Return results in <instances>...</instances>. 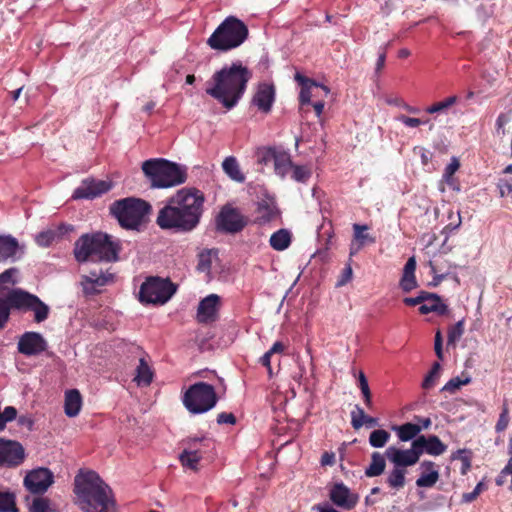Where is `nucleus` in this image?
Returning a JSON list of instances; mask_svg holds the SVG:
<instances>
[{"mask_svg": "<svg viewBox=\"0 0 512 512\" xmlns=\"http://www.w3.org/2000/svg\"><path fill=\"white\" fill-rule=\"evenodd\" d=\"M391 435L384 429H377L371 432L369 436V444L374 448H382L389 441Z\"/></svg>", "mask_w": 512, "mask_h": 512, "instance_id": "4c0bfd02", "label": "nucleus"}, {"mask_svg": "<svg viewBox=\"0 0 512 512\" xmlns=\"http://www.w3.org/2000/svg\"><path fill=\"white\" fill-rule=\"evenodd\" d=\"M48 343L42 334L34 331L23 333L18 341L17 349L25 356H36L46 351Z\"/></svg>", "mask_w": 512, "mask_h": 512, "instance_id": "4468645a", "label": "nucleus"}, {"mask_svg": "<svg viewBox=\"0 0 512 512\" xmlns=\"http://www.w3.org/2000/svg\"><path fill=\"white\" fill-rule=\"evenodd\" d=\"M17 416V410L13 406H7L3 413H1V418L3 421L4 426H6V423L9 421H12Z\"/></svg>", "mask_w": 512, "mask_h": 512, "instance_id": "69168bd1", "label": "nucleus"}, {"mask_svg": "<svg viewBox=\"0 0 512 512\" xmlns=\"http://www.w3.org/2000/svg\"><path fill=\"white\" fill-rule=\"evenodd\" d=\"M484 488V483L483 482H479L474 490L472 492H469V493H464L462 495V502L463 503H471L473 502L477 497L478 495L482 492Z\"/></svg>", "mask_w": 512, "mask_h": 512, "instance_id": "4d7b16f0", "label": "nucleus"}, {"mask_svg": "<svg viewBox=\"0 0 512 512\" xmlns=\"http://www.w3.org/2000/svg\"><path fill=\"white\" fill-rule=\"evenodd\" d=\"M142 171L152 188H170L187 180V168L163 158H153L142 163Z\"/></svg>", "mask_w": 512, "mask_h": 512, "instance_id": "39448f33", "label": "nucleus"}, {"mask_svg": "<svg viewBox=\"0 0 512 512\" xmlns=\"http://www.w3.org/2000/svg\"><path fill=\"white\" fill-rule=\"evenodd\" d=\"M276 216V208L273 204L268 201H261L257 206V222L259 224H265L270 222Z\"/></svg>", "mask_w": 512, "mask_h": 512, "instance_id": "72a5a7b5", "label": "nucleus"}, {"mask_svg": "<svg viewBox=\"0 0 512 512\" xmlns=\"http://www.w3.org/2000/svg\"><path fill=\"white\" fill-rule=\"evenodd\" d=\"M460 163L456 157H452L450 163L446 166L442 179L446 182L450 187L454 190H459V187L456 185L455 178L453 175L459 169Z\"/></svg>", "mask_w": 512, "mask_h": 512, "instance_id": "e433bc0d", "label": "nucleus"}, {"mask_svg": "<svg viewBox=\"0 0 512 512\" xmlns=\"http://www.w3.org/2000/svg\"><path fill=\"white\" fill-rule=\"evenodd\" d=\"M421 474L416 480V486L419 488L433 487L439 480L440 474L437 465L425 460L420 464Z\"/></svg>", "mask_w": 512, "mask_h": 512, "instance_id": "b1692460", "label": "nucleus"}, {"mask_svg": "<svg viewBox=\"0 0 512 512\" xmlns=\"http://www.w3.org/2000/svg\"><path fill=\"white\" fill-rule=\"evenodd\" d=\"M440 370H441L440 363L435 362L432 365L431 370L429 371V373L426 375V377L424 378V380L422 382V387L424 389H430L431 387L434 386L436 380L439 378Z\"/></svg>", "mask_w": 512, "mask_h": 512, "instance_id": "49530a36", "label": "nucleus"}, {"mask_svg": "<svg viewBox=\"0 0 512 512\" xmlns=\"http://www.w3.org/2000/svg\"><path fill=\"white\" fill-rule=\"evenodd\" d=\"M354 241L359 246H364L366 243H374L375 238L370 236L366 231L368 230L367 225L354 224Z\"/></svg>", "mask_w": 512, "mask_h": 512, "instance_id": "58836bf2", "label": "nucleus"}, {"mask_svg": "<svg viewBox=\"0 0 512 512\" xmlns=\"http://www.w3.org/2000/svg\"><path fill=\"white\" fill-rule=\"evenodd\" d=\"M120 243L103 232L82 235L74 245V256L78 262H115L118 260Z\"/></svg>", "mask_w": 512, "mask_h": 512, "instance_id": "20e7f679", "label": "nucleus"}, {"mask_svg": "<svg viewBox=\"0 0 512 512\" xmlns=\"http://www.w3.org/2000/svg\"><path fill=\"white\" fill-rule=\"evenodd\" d=\"M24 254V246L11 235L0 236V263L16 261Z\"/></svg>", "mask_w": 512, "mask_h": 512, "instance_id": "aec40b11", "label": "nucleus"}, {"mask_svg": "<svg viewBox=\"0 0 512 512\" xmlns=\"http://www.w3.org/2000/svg\"><path fill=\"white\" fill-rule=\"evenodd\" d=\"M219 296L216 294H210L200 301L197 310V320L200 323H209L216 320Z\"/></svg>", "mask_w": 512, "mask_h": 512, "instance_id": "4be33fe9", "label": "nucleus"}, {"mask_svg": "<svg viewBox=\"0 0 512 512\" xmlns=\"http://www.w3.org/2000/svg\"><path fill=\"white\" fill-rule=\"evenodd\" d=\"M419 312L423 315L435 312L439 315H444L448 312V307L446 304L442 303L440 296H438V301H425L419 307Z\"/></svg>", "mask_w": 512, "mask_h": 512, "instance_id": "c9c22d12", "label": "nucleus"}, {"mask_svg": "<svg viewBox=\"0 0 512 512\" xmlns=\"http://www.w3.org/2000/svg\"><path fill=\"white\" fill-rule=\"evenodd\" d=\"M398 121L403 123L407 127L415 128L420 126L421 124H424L421 119L419 118H412L405 115H400L398 118Z\"/></svg>", "mask_w": 512, "mask_h": 512, "instance_id": "680f3d73", "label": "nucleus"}, {"mask_svg": "<svg viewBox=\"0 0 512 512\" xmlns=\"http://www.w3.org/2000/svg\"><path fill=\"white\" fill-rule=\"evenodd\" d=\"M18 273L17 268H9L0 274V284L4 283H12L15 284L16 281L13 277Z\"/></svg>", "mask_w": 512, "mask_h": 512, "instance_id": "bf43d9fd", "label": "nucleus"}, {"mask_svg": "<svg viewBox=\"0 0 512 512\" xmlns=\"http://www.w3.org/2000/svg\"><path fill=\"white\" fill-rule=\"evenodd\" d=\"M82 407V396L77 389H71L65 393L64 412L72 418L76 417Z\"/></svg>", "mask_w": 512, "mask_h": 512, "instance_id": "393cba45", "label": "nucleus"}, {"mask_svg": "<svg viewBox=\"0 0 512 512\" xmlns=\"http://www.w3.org/2000/svg\"><path fill=\"white\" fill-rule=\"evenodd\" d=\"M275 101V87L273 84L269 83H260L258 85L257 91L253 96L252 103L257 106V108L264 112L269 113L271 111L272 105Z\"/></svg>", "mask_w": 512, "mask_h": 512, "instance_id": "412c9836", "label": "nucleus"}, {"mask_svg": "<svg viewBox=\"0 0 512 512\" xmlns=\"http://www.w3.org/2000/svg\"><path fill=\"white\" fill-rule=\"evenodd\" d=\"M414 442L418 447L420 455L426 452L429 455L439 456L447 449V446L436 435H430L428 437L421 435L414 439Z\"/></svg>", "mask_w": 512, "mask_h": 512, "instance_id": "5701e85b", "label": "nucleus"}, {"mask_svg": "<svg viewBox=\"0 0 512 512\" xmlns=\"http://www.w3.org/2000/svg\"><path fill=\"white\" fill-rule=\"evenodd\" d=\"M211 267V260L209 254L201 253L199 255V262L197 265V269L201 272L208 271Z\"/></svg>", "mask_w": 512, "mask_h": 512, "instance_id": "0e129e2a", "label": "nucleus"}, {"mask_svg": "<svg viewBox=\"0 0 512 512\" xmlns=\"http://www.w3.org/2000/svg\"><path fill=\"white\" fill-rule=\"evenodd\" d=\"M464 333V319L459 320L455 325L451 326L448 330L447 344H455Z\"/></svg>", "mask_w": 512, "mask_h": 512, "instance_id": "c03bdc74", "label": "nucleus"}, {"mask_svg": "<svg viewBox=\"0 0 512 512\" xmlns=\"http://www.w3.org/2000/svg\"><path fill=\"white\" fill-rule=\"evenodd\" d=\"M23 483L30 493L42 495L54 483V474L48 468L39 467L28 472Z\"/></svg>", "mask_w": 512, "mask_h": 512, "instance_id": "f8f14e48", "label": "nucleus"}, {"mask_svg": "<svg viewBox=\"0 0 512 512\" xmlns=\"http://www.w3.org/2000/svg\"><path fill=\"white\" fill-rule=\"evenodd\" d=\"M273 164L275 173L282 178L285 177V175L293 166L289 153L277 150L275 153Z\"/></svg>", "mask_w": 512, "mask_h": 512, "instance_id": "cd10ccee", "label": "nucleus"}, {"mask_svg": "<svg viewBox=\"0 0 512 512\" xmlns=\"http://www.w3.org/2000/svg\"><path fill=\"white\" fill-rule=\"evenodd\" d=\"M204 193L184 187L169 197L158 211L156 224L163 230L188 233L197 228L204 212Z\"/></svg>", "mask_w": 512, "mask_h": 512, "instance_id": "f257e3e1", "label": "nucleus"}, {"mask_svg": "<svg viewBox=\"0 0 512 512\" xmlns=\"http://www.w3.org/2000/svg\"><path fill=\"white\" fill-rule=\"evenodd\" d=\"M400 287L404 292H410L417 287L415 275L403 274L400 280Z\"/></svg>", "mask_w": 512, "mask_h": 512, "instance_id": "864d4df0", "label": "nucleus"}, {"mask_svg": "<svg viewBox=\"0 0 512 512\" xmlns=\"http://www.w3.org/2000/svg\"><path fill=\"white\" fill-rule=\"evenodd\" d=\"M153 380V371L144 357L139 359V365L136 368L134 381L138 386H148Z\"/></svg>", "mask_w": 512, "mask_h": 512, "instance_id": "c85d7f7f", "label": "nucleus"}, {"mask_svg": "<svg viewBox=\"0 0 512 512\" xmlns=\"http://www.w3.org/2000/svg\"><path fill=\"white\" fill-rule=\"evenodd\" d=\"M276 149L274 148H263L257 153V161L260 164L267 165L270 162H273L275 157Z\"/></svg>", "mask_w": 512, "mask_h": 512, "instance_id": "3c124183", "label": "nucleus"}, {"mask_svg": "<svg viewBox=\"0 0 512 512\" xmlns=\"http://www.w3.org/2000/svg\"><path fill=\"white\" fill-rule=\"evenodd\" d=\"M386 468V461L384 455L379 452H373L371 454V463L365 469V476L372 478L380 476Z\"/></svg>", "mask_w": 512, "mask_h": 512, "instance_id": "c756f323", "label": "nucleus"}, {"mask_svg": "<svg viewBox=\"0 0 512 512\" xmlns=\"http://www.w3.org/2000/svg\"><path fill=\"white\" fill-rule=\"evenodd\" d=\"M393 430L397 433L398 438L407 442L414 439L422 430V427L415 423H405L400 426H394Z\"/></svg>", "mask_w": 512, "mask_h": 512, "instance_id": "2f4dec72", "label": "nucleus"}, {"mask_svg": "<svg viewBox=\"0 0 512 512\" xmlns=\"http://www.w3.org/2000/svg\"><path fill=\"white\" fill-rule=\"evenodd\" d=\"M295 81L301 86L300 94H299V102L300 104L307 105L311 104V99L314 97H319L318 94L314 93V90H322L323 94L327 96L330 92L329 88L323 84H319L316 81L302 75L297 72L294 76Z\"/></svg>", "mask_w": 512, "mask_h": 512, "instance_id": "a211bd4d", "label": "nucleus"}, {"mask_svg": "<svg viewBox=\"0 0 512 512\" xmlns=\"http://www.w3.org/2000/svg\"><path fill=\"white\" fill-rule=\"evenodd\" d=\"M60 234L55 230L42 231L36 235L35 241L41 247H48Z\"/></svg>", "mask_w": 512, "mask_h": 512, "instance_id": "79ce46f5", "label": "nucleus"}, {"mask_svg": "<svg viewBox=\"0 0 512 512\" xmlns=\"http://www.w3.org/2000/svg\"><path fill=\"white\" fill-rule=\"evenodd\" d=\"M111 188L112 183L109 181L87 178L74 190L72 199H94L108 192Z\"/></svg>", "mask_w": 512, "mask_h": 512, "instance_id": "dca6fc26", "label": "nucleus"}, {"mask_svg": "<svg viewBox=\"0 0 512 512\" xmlns=\"http://www.w3.org/2000/svg\"><path fill=\"white\" fill-rule=\"evenodd\" d=\"M206 441L205 437H190L184 440V449L179 455L181 465L193 471L198 470V464L202 459V451L198 447Z\"/></svg>", "mask_w": 512, "mask_h": 512, "instance_id": "2eb2a0df", "label": "nucleus"}, {"mask_svg": "<svg viewBox=\"0 0 512 512\" xmlns=\"http://www.w3.org/2000/svg\"><path fill=\"white\" fill-rule=\"evenodd\" d=\"M215 388L205 382L191 385L183 396V405L191 414L205 413L217 404Z\"/></svg>", "mask_w": 512, "mask_h": 512, "instance_id": "6e6552de", "label": "nucleus"}, {"mask_svg": "<svg viewBox=\"0 0 512 512\" xmlns=\"http://www.w3.org/2000/svg\"><path fill=\"white\" fill-rule=\"evenodd\" d=\"M442 345H443L442 334H441L440 331H437L436 334H435V340H434V350H435V353H436L437 357L440 360L443 359Z\"/></svg>", "mask_w": 512, "mask_h": 512, "instance_id": "338daca9", "label": "nucleus"}, {"mask_svg": "<svg viewBox=\"0 0 512 512\" xmlns=\"http://www.w3.org/2000/svg\"><path fill=\"white\" fill-rule=\"evenodd\" d=\"M471 379L470 377H466L464 379H461L459 377H454L450 379L442 388L443 391H447L450 393H454L456 390H458L461 386L466 385L470 383Z\"/></svg>", "mask_w": 512, "mask_h": 512, "instance_id": "8fccbe9b", "label": "nucleus"}, {"mask_svg": "<svg viewBox=\"0 0 512 512\" xmlns=\"http://www.w3.org/2000/svg\"><path fill=\"white\" fill-rule=\"evenodd\" d=\"M11 309H13V307L8 299V294L6 295V298L0 297V330L6 326L10 317Z\"/></svg>", "mask_w": 512, "mask_h": 512, "instance_id": "de8ad7c7", "label": "nucleus"}, {"mask_svg": "<svg viewBox=\"0 0 512 512\" xmlns=\"http://www.w3.org/2000/svg\"><path fill=\"white\" fill-rule=\"evenodd\" d=\"M330 500L342 509L351 510L358 503L359 497L342 482L336 483L329 492Z\"/></svg>", "mask_w": 512, "mask_h": 512, "instance_id": "6ab92c4d", "label": "nucleus"}, {"mask_svg": "<svg viewBox=\"0 0 512 512\" xmlns=\"http://www.w3.org/2000/svg\"><path fill=\"white\" fill-rule=\"evenodd\" d=\"M358 383L364 399V403L367 408L370 409L372 407V394L369 388L368 380L362 371L359 372Z\"/></svg>", "mask_w": 512, "mask_h": 512, "instance_id": "a19ab883", "label": "nucleus"}, {"mask_svg": "<svg viewBox=\"0 0 512 512\" xmlns=\"http://www.w3.org/2000/svg\"><path fill=\"white\" fill-rule=\"evenodd\" d=\"M8 299L13 309L22 312H33L34 321L36 323H42L49 317L50 307L38 296L23 289L17 288L10 290L8 292Z\"/></svg>", "mask_w": 512, "mask_h": 512, "instance_id": "1a4fd4ad", "label": "nucleus"}, {"mask_svg": "<svg viewBox=\"0 0 512 512\" xmlns=\"http://www.w3.org/2000/svg\"><path fill=\"white\" fill-rule=\"evenodd\" d=\"M25 458V449L21 443L0 438V466L15 468L20 466Z\"/></svg>", "mask_w": 512, "mask_h": 512, "instance_id": "ddd939ff", "label": "nucleus"}, {"mask_svg": "<svg viewBox=\"0 0 512 512\" xmlns=\"http://www.w3.org/2000/svg\"><path fill=\"white\" fill-rule=\"evenodd\" d=\"M236 423V417L232 413L222 412L217 415V424H230L234 425Z\"/></svg>", "mask_w": 512, "mask_h": 512, "instance_id": "e2e57ef3", "label": "nucleus"}, {"mask_svg": "<svg viewBox=\"0 0 512 512\" xmlns=\"http://www.w3.org/2000/svg\"><path fill=\"white\" fill-rule=\"evenodd\" d=\"M109 209L111 215L117 219L122 228L139 230L152 207L143 199L127 197L114 201Z\"/></svg>", "mask_w": 512, "mask_h": 512, "instance_id": "0eeeda50", "label": "nucleus"}, {"mask_svg": "<svg viewBox=\"0 0 512 512\" xmlns=\"http://www.w3.org/2000/svg\"><path fill=\"white\" fill-rule=\"evenodd\" d=\"M247 219L236 208L225 205L216 217V228L220 232L235 234L244 229Z\"/></svg>", "mask_w": 512, "mask_h": 512, "instance_id": "9b49d317", "label": "nucleus"}, {"mask_svg": "<svg viewBox=\"0 0 512 512\" xmlns=\"http://www.w3.org/2000/svg\"><path fill=\"white\" fill-rule=\"evenodd\" d=\"M378 424V418L366 415L359 405H356L355 409L351 412V425L355 430H359L363 425L375 427Z\"/></svg>", "mask_w": 512, "mask_h": 512, "instance_id": "a878e982", "label": "nucleus"}, {"mask_svg": "<svg viewBox=\"0 0 512 512\" xmlns=\"http://www.w3.org/2000/svg\"><path fill=\"white\" fill-rule=\"evenodd\" d=\"M109 278H112V275L105 276L100 275L98 276L96 273L91 272L89 276H84L82 281L83 286V292L86 295L95 293L94 286H104L107 284Z\"/></svg>", "mask_w": 512, "mask_h": 512, "instance_id": "7c9ffc66", "label": "nucleus"}, {"mask_svg": "<svg viewBox=\"0 0 512 512\" xmlns=\"http://www.w3.org/2000/svg\"><path fill=\"white\" fill-rule=\"evenodd\" d=\"M269 243L273 249L283 251L291 243V234L286 229H280L271 235Z\"/></svg>", "mask_w": 512, "mask_h": 512, "instance_id": "473e14b6", "label": "nucleus"}, {"mask_svg": "<svg viewBox=\"0 0 512 512\" xmlns=\"http://www.w3.org/2000/svg\"><path fill=\"white\" fill-rule=\"evenodd\" d=\"M406 469H403L401 467H396L389 472L386 482L389 485V487L399 490L405 486L406 479Z\"/></svg>", "mask_w": 512, "mask_h": 512, "instance_id": "f704fd0d", "label": "nucleus"}, {"mask_svg": "<svg viewBox=\"0 0 512 512\" xmlns=\"http://www.w3.org/2000/svg\"><path fill=\"white\" fill-rule=\"evenodd\" d=\"M248 34V27L242 20L228 16L207 39V45L212 50L227 52L242 45Z\"/></svg>", "mask_w": 512, "mask_h": 512, "instance_id": "423d86ee", "label": "nucleus"}, {"mask_svg": "<svg viewBox=\"0 0 512 512\" xmlns=\"http://www.w3.org/2000/svg\"><path fill=\"white\" fill-rule=\"evenodd\" d=\"M251 76L246 66L239 61L234 62L214 73L206 93L230 110L242 98Z\"/></svg>", "mask_w": 512, "mask_h": 512, "instance_id": "f03ea898", "label": "nucleus"}, {"mask_svg": "<svg viewBox=\"0 0 512 512\" xmlns=\"http://www.w3.org/2000/svg\"><path fill=\"white\" fill-rule=\"evenodd\" d=\"M353 271L351 265L348 264L342 271L340 278L337 281V286L341 287L346 285L352 279Z\"/></svg>", "mask_w": 512, "mask_h": 512, "instance_id": "052dcab7", "label": "nucleus"}, {"mask_svg": "<svg viewBox=\"0 0 512 512\" xmlns=\"http://www.w3.org/2000/svg\"><path fill=\"white\" fill-rule=\"evenodd\" d=\"M457 100H458L457 96H450L441 102H438V103H435V104L429 106L426 109V112L429 114L443 112L444 110H446L449 107H451L452 105H454L457 102Z\"/></svg>", "mask_w": 512, "mask_h": 512, "instance_id": "09e8293b", "label": "nucleus"}, {"mask_svg": "<svg viewBox=\"0 0 512 512\" xmlns=\"http://www.w3.org/2000/svg\"><path fill=\"white\" fill-rule=\"evenodd\" d=\"M385 456L394 464V466L405 469L406 467L416 464L421 455L418 447L413 441L410 449L402 450L394 446L388 447L385 451Z\"/></svg>", "mask_w": 512, "mask_h": 512, "instance_id": "f3484780", "label": "nucleus"}, {"mask_svg": "<svg viewBox=\"0 0 512 512\" xmlns=\"http://www.w3.org/2000/svg\"><path fill=\"white\" fill-rule=\"evenodd\" d=\"M76 504L84 512H113L110 487L94 471H80L74 479Z\"/></svg>", "mask_w": 512, "mask_h": 512, "instance_id": "7ed1b4c3", "label": "nucleus"}, {"mask_svg": "<svg viewBox=\"0 0 512 512\" xmlns=\"http://www.w3.org/2000/svg\"><path fill=\"white\" fill-rule=\"evenodd\" d=\"M497 187L499 189V193L501 197H511L512 198V178L510 179H501Z\"/></svg>", "mask_w": 512, "mask_h": 512, "instance_id": "5fc2aeb1", "label": "nucleus"}, {"mask_svg": "<svg viewBox=\"0 0 512 512\" xmlns=\"http://www.w3.org/2000/svg\"><path fill=\"white\" fill-rule=\"evenodd\" d=\"M291 169V177L296 182L306 183L311 177V170L307 166L293 164Z\"/></svg>", "mask_w": 512, "mask_h": 512, "instance_id": "37998d69", "label": "nucleus"}, {"mask_svg": "<svg viewBox=\"0 0 512 512\" xmlns=\"http://www.w3.org/2000/svg\"><path fill=\"white\" fill-rule=\"evenodd\" d=\"M49 504L45 498H35L30 507V512H48Z\"/></svg>", "mask_w": 512, "mask_h": 512, "instance_id": "13d9d810", "label": "nucleus"}, {"mask_svg": "<svg viewBox=\"0 0 512 512\" xmlns=\"http://www.w3.org/2000/svg\"><path fill=\"white\" fill-rule=\"evenodd\" d=\"M0 512H18L13 493L0 492Z\"/></svg>", "mask_w": 512, "mask_h": 512, "instance_id": "ea45409f", "label": "nucleus"}, {"mask_svg": "<svg viewBox=\"0 0 512 512\" xmlns=\"http://www.w3.org/2000/svg\"><path fill=\"white\" fill-rule=\"evenodd\" d=\"M468 451L465 449H459L457 450L452 458L453 459H460L462 464V474H465L471 467V461L470 457L467 455Z\"/></svg>", "mask_w": 512, "mask_h": 512, "instance_id": "603ef678", "label": "nucleus"}, {"mask_svg": "<svg viewBox=\"0 0 512 512\" xmlns=\"http://www.w3.org/2000/svg\"><path fill=\"white\" fill-rule=\"evenodd\" d=\"M415 269L416 260L414 257H410L404 266L403 274L415 275Z\"/></svg>", "mask_w": 512, "mask_h": 512, "instance_id": "774afa93", "label": "nucleus"}, {"mask_svg": "<svg viewBox=\"0 0 512 512\" xmlns=\"http://www.w3.org/2000/svg\"><path fill=\"white\" fill-rule=\"evenodd\" d=\"M224 173L233 181L243 183L245 175L242 173L237 159L234 156H228L222 162Z\"/></svg>", "mask_w": 512, "mask_h": 512, "instance_id": "bb28decb", "label": "nucleus"}, {"mask_svg": "<svg viewBox=\"0 0 512 512\" xmlns=\"http://www.w3.org/2000/svg\"><path fill=\"white\" fill-rule=\"evenodd\" d=\"M512 122V113H501L496 121V133L498 136H505L509 133L508 124Z\"/></svg>", "mask_w": 512, "mask_h": 512, "instance_id": "a18cd8bd", "label": "nucleus"}, {"mask_svg": "<svg viewBox=\"0 0 512 512\" xmlns=\"http://www.w3.org/2000/svg\"><path fill=\"white\" fill-rule=\"evenodd\" d=\"M508 423H509L508 408L505 405L504 408H503V411L501 412V414L499 416V419H498V421L496 423L495 430L497 432L504 431L507 428Z\"/></svg>", "mask_w": 512, "mask_h": 512, "instance_id": "6e6d98bb", "label": "nucleus"}, {"mask_svg": "<svg viewBox=\"0 0 512 512\" xmlns=\"http://www.w3.org/2000/svg\"><path fill=\"white\" fill-rule=\"evenodd\" d=\"M175 291V286L169 280L151 277L141 285L139 300L148 304H164L173 296Z\"/></svg>", "mask_w": 512, "mask_h": 512, "instance_id": "9d476101", "label": "nucleus"}]
</instances>
